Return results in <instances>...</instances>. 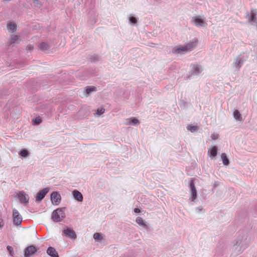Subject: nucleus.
I'll use <instances>...</instances> for the list:
<instances>
[{"instance_id": "nucleus-25", "label": "nucleus", "mask_w": 257, "mask_h": 257, "mask_svg": "<svg viewBox=\"0 0 257 257\" xmlns=\"http://www.w3.org/2000/svg\"><path fill=\"white\" fill-rule=\"evenodd\" d=\"M33 121L35 124H39L42 121V120L40 117H36L33 119Z\"/></svg>"}, {"instance_id": "nucleus-19", "label": "nucleus", "mask_w": 257, "mask_h": 257, "mask_svg": "<svg viewBox=\"0 0 257 257\" xmlns=\"http://www.w3.org/2000/svg\"><path fill=\"white\" fill-rule=\"evenodd\" d=\"M220 157L222 162L224 165H227L229 164V160L226 156V154L222 153Z\"/></svg>"}, {"instance_id": "nucleus-12", "label": "nucleus", "mask_w": 257, "mask_h": 257, "mask_svg": "<svg viewBox=\"0 0 257 257\" xmlns=\"http://www.w3.org/2000/svg\"><path fill=\"white\" fill-rule=\"evenodd\" d=\"M188 51L187 47H186V45L184 46H179L177 48H176L173 50L174 53H178V54H184L186 52H187Z\"/></svg>"}, {"instance_id": "nucleus-40", "label": "nucleus", "mask_w": 257, "mask_h": 257, "mask_svg": "<svg viewBox=\"0 0 257 257\" xmlns=\"http://www.w3.org/2000/svg\"><path fill=\"white\" fill-rule=\"evenodd\" d=\"M256 29H257V21H256Z\"/></svg>"}, {"instance_id": "nucleus-18", "label": "nucleus", "mask_w": 257, "mask_h": 257, "mask_svg": "<svg viewBox=\"0 0 257 257\" xmlns=\"http://www.w3.org/2000/svg\"><path fill=\"white\" fill-rule=\"evenodd\" d=\"M243 63V60L241 59H239L238 58H237L235 59V61L233 63V66L235 67L236 69H239L241 65Z\"/></svg>"}, {"instance_id": "nucleus-21", "label": "nucleus", "mask_w": 257, "mask_h": 257, "mask_svg": "<svg viewBox=\"0 0 257 257\" xmlns=\"http://www.w3.org/2000/svg\"><path fill=\"white\" fill-rule=\"evenodd\" d=\"M233 116L236 120H240V121L242 120V118H241L240 113H239V112L238 110H235L233 112Z\"/></svg>"}, {"instance_id": "nucleus-36", "label": "nucleus", "mask_w": 257, "mask_h": 257, "mask_svg": "<svg viewBox=\"0 0 257 257\" xmlns=\"http://www.w3.org/2000/svg\"><path fill=\"white\" fill-rule=\"evenodd\" d=\"M211 138L213 140H215L218 138V135H212Z\"/></svg>"}, {"instance_id": "nucleus-1", "label": "nucleus", "mask_w": 257, "mask_h": 257, "mask_svg": "<svg viewBox=\"0 0 257 257\" xmlns=\"http://www.w3.org/2000/svg\"><path fill=\"white\" fill-rule=\"evenodd\" d=\"M246 235H242L238 236L234 243L235 250L237 254L242 252L248 246V243L246 242Z\"/></svg>"}, {"instance_id": "nucleus-34", "label": "nucleus", "mask_w": 257, "mask_h": 257, "mask_svg": "<svg viewBox=\"0 0 257 257\" xmlns=\"http://www.w3.org/2000/svg\"><path fill=\"white\" fill-rule=\"evenodd\" d=\"M34 49V46L33 45H29L26 47V50L27 51L29 50L30 51H32Z\"/></svg>"}, {"instance_id": "nucleus-6", "label": "nucleus", "mask_w": 257, "mask_h": 257, "mask_svg": "<svg viewBox=\"0 0 257 257\" xmlns=\"http://www.w3.org/2000/svg\"><path fill=\"white\" fill-rule=\"evenodd\" d=\"M191 21L198 27H205L207 25V23L203 20L198 18L197 17H193Z\"/></svg>"}, {"instance_id": "nucleus-3", "label": "nucleus", "mask_w": 257, "mask_h": 257, "mask_svg": "<svg viewBox=\"0 0 257 257\" xmlns=\"http://www.w3.org/2000/svg\"><path fill=\"white\" fill-rule=\"evenodd\" d=\"M13 217L14 224L16 226H21L22 222V217L16 209L13 210Z\"/></svg>"}, {"instance_id": "nucleus-4", "label": "nucleus", "mask_w": 257, "mask_h": 257, "mask_svg": "<svg viewBox=\"0 0 257 257\" xmlns=\"http://www.w3.org/2000/svg\"><path fill=\"white\" fill-rule=\"evenodd\" d=\"M51 201L54 205H58L61 201V197L58 192H53L50 196Z\"/></svg>"}, {"instance_id": "nucleus-14", "label": "nucleus", "mask_w": 257, "mask_h": 257, "mask_svg": "<svg viewBox=\"0 0 257 257\" xmlns=\"http://www.w3.org/2000/svg\"><path fill=\"white\" fill-rule=\"evenodd\" d=\"M208 154L211 159H214L217 155V149L215 146H212L208 151Z\"/></svg>"}, {"instance_id": "nucleus-13", "label": "nucleus", "mask_w": 257, "mask_h": 257, "mask_svg": "<svg viewBox=\"0 0 257 257\" xmlns=\"http://www.w3.org/2000/svg\"><path fill=\"white\" fill-rule=\"evenodd\" d=\"M47 253L51 257H59L58 252L53 247H49L47 250Z\"/></svg>"}, {"instance_id": "nucleus-31", "label": "nucleus", "mask_w": 257, "mask_h": 257, "mask_svg": "<svg viewBox=\"0 0 257 257\" xmlns=\"http://www.w3.org/2000/svg\"><path fill=\"white\" fill-rule=\"evenodd\" d=\"M104 112V109L103 108H98L97 110L96 114L98 115H100L103 114Z\"/></svg>"}, {"instance_id": "nucleus-2", "label": "nucleus", "mask_w": 257, "mask_h": 257, "mask_svg": "<svg viewBox=\"0 0 257 257\" xmlns=\"http://www.w3.org/2000/svg\"><path fill=\"white\" fill-rule=\"evenodd\" d=\"M65 217V213L63 209L59 208L54 210L52 214V219L54 222H60Z\"/></svg>"}, {"instance_id": "nucleus-17", "label": "nucleus", "mask_w": 257, "mask_h": 257, "mask_svg": "<svg viewBox=\"0 0 257 257\" xmlns=\"http://www.w3.org/2000/svg\"><path fill=\"white\" fill-rule=\"evenodd\" d=\"M197 42V40L196 39H194L189 44L186 45V47H187L189 51H191L195 47Z\"/></svg>"}, {"instance_id": "nucleus-8", "label": "nucleus", "mask_w": 257, "mask_h": 257, "mask_svg": "<svg viewBox=\"0 0 257 257\" xmlns=\"http://www.w3.org/2000/svg\"><path fill=\"white\" fill-rule=\"evenodd\" d=\"M37 251L36 247L34 245H30L25 249L24 257H31Z\"/></svg>"}, {"instance_id": "nucleus-38", "label": "nucleus", "mask_w": 257, "mask_h": 257, "mask_svg": "<svg viewBox=\"0 0 257 257\" xmlns=\"http://www.w3.org/2000/svg\"><path fill=\"white\" fill-rule=\"evenodd\" d=\"M134 211L136 213H139V212H140L141 211L139 208H135Z\"/></svg>"}, {"instance_id": "nucleus-33", "label": "nucleus", "mask_w": 257, "mask_h": 257, "mask_svg": "<svg viewBox=\"0 0 257 257\" xmlns=\"http://www.w3.org/2000/svg\"><path fill=\"white\" fill-rule=\"evenodd\" d=\"M249 21H256L255 19V14L254 13H252L251 16L250 17V20H249Z\"/></svg>"}, {"instance_id": "nucleus-20", "label": "nucleus", "mask_w": 257, "mask_h": 257, "mask_svg": "<svg viewBox=\"0 0 257 257\" xmlns=\"http://www.w3.org/2000/svg\"><path fill=\"white\" fill-rule=\"evenodd\" d=\"M136 221L139 225L143 226L144 228L146 229L147 228V225L145 223L142 218L138 217Z\"/></svg>"}, {"instance_id": "nucleus-24", "label": "nucleus", "mask_w": 257, "mask_h": 257, "mask_svg": "<svg viewBox=\"0 0 257 257\" xmlns=\"http://www.w3.org/2000/svg\"><path fill=\"white\" fill-rule=\"evenodd\" d=\"M93 238L95 241H97L99 239H102L103 237L99 233H95L93 235Z\"/></svg>"}, {"instance_id": "nucleus-7", "label": "nucleus", "mask_w": 257, "mask_h": 257, "mask_svg": "<svg viewBox=\"0 0 257 257\" xmlns=\"http://www.w3.org/2000/svg\"><path fill=\"white\" fill-rule=\"evenodd\" d=\"M49 188H45L41 191L39 192L36 196V201H41L49 192Z\"/></svg>"}, {"instance_id": "nucleus-29", "label": "nucleus", "mask_w": 257, "mask_h": 257, "mask_svg": "<svg viewBox=\"0 0 257 257\" xmlns=\"http://www.w3.org/2000/svg\"><path fill=\"white\" fill-rule=\"evenodd\" d=\"M139 121L138 119L136 118H133L132 120L129 121L127 124H134L135 123H139Z\"/></svg>"}, {"instance_id": "nucleus-26", "label": "nucleus", "mask_w": 257, "mask_h": 257, "mask_svg": "<svg viewBox=\"0 0 257 257\" xmlns=\"http://www.w3.org/2000/svg\"><path fill=\"white\" fill-rule=\"evenodd\" d=\"M34 6L37 8H40L42 6V4L39 0H33Z\"/></svg>"}, {"instance_id": "nucleus-16", "label": "nucleus", "mask_w": 257, "mask_h": 257, "mask_svg": "<svg viewBox=\"0 0 257 257\" xmlns=\"http://www.w3.org/2000/svg\"><path fill=\"white\" fill-rule=\"evenodd\" d=\"M7 28L8 29L12 31V33L16 31L17 24L13 21H9L7 23Z\"/></svg>"}, {"instance_id": "nucleus-23", "label": "nucleus", "mask_w": 257, "mask_h": 257, "mask_svg": "<svg viewBox=\"0 0 257 257\" xmlns=\"http://www.w3.org/2000/svg\"><path fill=\"white\" fill-rule=\"evenodd\" d=\"M200 71L199 68L198 66H196L192 69V74L197 75L200 73Z\"/></svg>"}, {"instance_id": "nucleus-15", "label": "nucleus", "mask_w": 257, "mask_h": 257, "mask_svg": "<svg viewBox=\"0 0 257 257\" xmlns=\"http://www.w3.org/2000/svg\"><path fill=\"white\" fill-rule=\"evenodd\" d=\"M72 194L74 199L79 202H82L83 201V195L80 192L77 190H74L72 191Z\"/></svg>"}, {"instance_id": "nucleus-37", "label": "nucleus", "mask_w": 257, "mask_h": 257, "mask_svg": "<svg viewBox=\"0 0 257 257\" xmlns=\"http://www.w3.org/2000/svg\"><path fill=\"white\" fill-rule=\"evenodd\" d=\"M91 89H92V88H87L86 90V93L87 94H89L90 93V92L91 91Z\"/></svg>"}, {"instance_id": "nucleus-22", "label": "nucleus", "mask_w": 257, "mask_h": 257, "mask_svg": "<svg viewBox=\"0 0 257 257\" xmlns=\"http://www.w3.org/2000/svg\"><path fill=\"white\" fill-rule=\"evenodd\" d=\"M48 47V44L45 42H42L39 46V49L42 51H45L47 50Z\"/></svg>"}, {"instance_id": "nucleus-35", "label": "nucleus", "mask_w": 257, "mask_h": 257, "mask_svg": "<svg viewBox=\"0 0 257 257\" xmlns=\"http://www.w3.org/2000/svg\"><path fill=\"white\" fill-rule=\"evenodd\" d=\"M4 225V220L0 218V229H2Z\"/></svg>"}, {"instance_id": "nucleus-11", "label": "nucleus", "mask_w": 257, "mask_h": 257, "mask_svg": "<svg viewBox=\"0 0 257 257\" xmlns=\"http://www.w3.org/2000/svg\"><path fill=\"white\" fill-rule=\"evenodd\" d=\"M21 39L19 36L15 34H11L10 37V45L14 46V44H19L20 43Z\"/></svg>"}, {"instance_id": "nucleus-30", "label": "nucleus", "mask_w": 257, "mask_h": 257, "mask_svg": "<svg viewBox=\"0 0 257 257\" xmlns=\"http://www.w3.org/2000/svg\"><path fill=\"white\" fill-rule=\"evenodd\" d=\"M7 247L10 254L13 256L14 254L13 247L10 245H8Z\"/></svg>"}, {"instance_id": "nucleus-39", "label": "nucleus", "mask_w": 257, "mask_h": 257, "mask_svg": "<svg viewBox=\"0 0 257 257\" xmlns=\"http://www.w3.org/2000/svg\"><path fill=\"white\" fill-rule=\"evenodd\" d=\"M196 210H198L199 212H200L201 211V209L200 208H197Z\"/></svg>"}, {"instance_id": "nucleus-32", "label": "nucleus", "mask_w": 257, "mask_h": 257, "mask_svg": "<svg viewBox=\"0 0 257 257\" xmlns=\"http://www.w3.org/2000/svg\"><path fill=\"white\" fill-rule=\"evenodd\" d=\"M130 22L133 24L137 23V20L135 17H131L129 19Z\"/></svg>"}, {"instance_id": "nucleus-9", "label": "nucleus", "mask_w": 257, "mask_h": 257, "mask_svg": "<svg viewBox=\"0 0 257 257\" xmlns=\"http://www.w3.org/2000/svg\"><path fill=\"white\" fill-rule=\"evenodd\" d=\"M62 235L73 239H75L76 238V235L74 231L69 228L64 229L63 231Z\"/></svg>"}, {"instance_id": "nucleus-10", "label": "nucleus", "mask_w": 257, "mask_h": 257, "mask_svg": "<svg viewBox=\"0 0 257 257\" xmlns=\"http://www.w3.org/2000/svg\"><path fill=\"white\" fill-rule=\"evenodd\" d=\"M17 195L22 203H28L29 202V197L25 192H20Z\"/></svg>"}, {"instance_id": "nucleus-5", "label": "nucleus", "mask_w": 257, "mask_h": 257, "mask_svg": "<svg viewBox=\"0 0 257 257\" xmlns=\"http://www.w3.org/2000/svg\"><path fill=\"white\" fill-rule=\"evenodd\" d=\"M189 188L190 193V198L193 202H194L197 196V191L195 187V183L193 180L190 181Z\"/></svg>"}, {"instance_id": "nucleus-27", "label": "nucleus", "mask_w": 257, "mask_h": 257, "mask_svg": "<svg viewBox=\"0 0 257 257\" xmlns=\"http://www.w3.org/2000/svg\"><path fill=\"white\" fill-rule=\"evenodd\" d=\"M187 128L188 130H191L192 131V132H193L194 131H195V130H196L197 129V126H196V125L190 126L189 125H188L187 126Z\"/></svg>"}, {"instance_id": "nucleus-28", "label": "nucleus", "mask_w": 257, "mask_h": 257, "mask_svg": "<svg viewBox=\"0 0 257 257\" xmlns=\"http://www.w3.org/2000/svg\"><path fill=\"white\" fill-rule=\"evenodd\" d=\"M19 154L22 157H26L28 155V152L26 150H23Z\"/></svg>"}]
</instances>
